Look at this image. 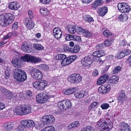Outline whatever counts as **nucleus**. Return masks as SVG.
I'll return each mask as SVG.
<instances>
[{"label":"nucleus","instance_id":"c85d7f7f","mask_svg":"<svg viewBox=\"0 0 131 131\" xmlns=\"http://www.w3.org/2000/svg\"><path fill=\"white\" fill-rule=\"evenodd\" d=\"M19 61V59L17 58L13 59L11 61V62L14 67L18 68L20 65Z\"/></svg>","mask_w":131,"mask_h":131},{"label":"nucleus","instance_id":"8fccbe9b","mask_svg":"<svg viewBox=\"0 0 131 131\" xmlns=\"http://www.w3.org/2000/svg\"><path fill=\"white\" fill-rule=\"evenodd\" d=\"M101 107L103 110H106L109 107V105L108 104L105 103L102 104L101 105Z\"/></svg>","mask_w":131,"mask_h":131},{"label":"nucleus","instance_id":"2f4dec72","mask_svg":"<svg viewBox=\"0 0 131 131\" xmlns=\"http://www.w3.org/2000/svg\"><path fill=\"white\" fill-rule=\"evenodd\" d=\"M75 26H69L67 27V30L70 33L74 34L76 32V28Z\"/></svg>","mask_w":131,"mask_h":131},{"label":"nucleus","instance_id":"f3484780","mask_svg":"<svg viewBox=\"0 0 131 131\" xmlns=\"http://www.w3.org/2000/svg\"><path fill=\"white\" fill-rule=\"evenodd\" d=\"M53 34L55 38L58 39L62 36V32L60 29L58 28H55L53 31Z\"/></svg>","mask_w":131,"mask_h":131},{"label":"nucleus","instance_id":"39448f33","mask_svg":"<svg viewBox=\"0 0 131 131\" xmlns=\"http://www.w3.org/2000/svg\"><path fill=\"white\" fill-rule=\"evenodd\" d=\"M82 79L80 74L78 73H75L69 75L68 78V80L72 83L75 84L80 82Z\"/></svg>","mask_w":131,"mask_h":131},{"label":"nucleus","instance_id":"0eeeda50","mask_svg":"<svg viewBox=\"0 0 131 131\" xmlns=\"http://www.w3.org/2000/svg\"><path fill=\"white\" fill-rule=\"evenodd\" d=\"M34 87L38 90H42L47 85V82L46 80L36 81L33 83Z\"/></svg>","mask_w":131,"mask_h":131},{"label":"nucleus","instance_id":"c03bdc74","mask_svg":"<svg viewBox=\"0 0 131 131\" xmlns=\"http://www.w3.org/2000/svg\"><path fill=\"white\" fill-rule=\"evenodd\" d=\"M39 69L47 71L49 69V67L46 64L39 65Z\"/></svg>","mask_w":131,"mask_h":131},{"label":"nucleus","instance_id":"0e129e2a","mask_svg":"<svg viewBox=\"0 0 131 131\" xmlns=\"http://www.w3.org/2000/svg\"><path fill=\"white\" fill-rule=\"evenodd\" d=\"M104 47V45L103 43L98 44L96 46V48L97 49H102Z\"/></svg>","mask_w":131,"mask_h":131},{"label":"nucleus","instance_id":"4c0bfd02","mask_svg":"<svg viewBox=\"0 0 131 131\" xmlns=\"http://www.w3.org/2000/svg\"><path fill=\"white\" fill-rule=\"evenodd\" d=\"M14 110H15V108L14 109L12 108L10 109H8L6 112V115H8L7 116V117L14 115L15 112L14 111Z\"/></svg>","mask_w":131,"mask_h":131},{"label":"nucleus","instance_id":"473e14b6","mask_svg":"<svg viewBox=\"0 0 131 131\" xmlns=\"http://www.w3.org/2000/svg\"><path fill=\"white\" fill-rule=\"evenodd\" d=\"M83 19L85 21L89 23L92 22L94 21L93 18L89 15L84 16L83 17Z\"/></svg>","mask_w":131,"mask_h":131},{"label":"nucleus","instance_id":"ea45409f","mask_svg":"<svg viewBox=\"0 0 131 131\" xmlns=\"http://www.w3.org/2000/svg\"><path fill=\"white\" fill-rule=\"evenodd\" d=\"M121 70V68L119 66L116 67L112 71L113 73L114 74H117L119 73Z\"/></svg>","mask_w":131,"mask_h":131},{"label":"nucleus","instance_id":"393cba45","mask_svg":"<svg viewBox=\"0 0 131 131\" xmlns=\"http://www.w3.org/2000/svg\"><path fill=\"white\" fill-rule=\"evenodd\" d=\"M107 12V8L106 7H103L99 9L98 13L100 16H104Z\"/></svg>","mask_w":131,"mask_h":131},{"label":"nucleus","instance_id":"423d86ee","mask_svg":"<svg viewBox=\"0 0 131 131\" xmlns=\"http://www.w3.org/2000/svg\"><path fill=\"white\" fill-rule=\"evenodd\" d=\"M54 120V117L52 115L44 116L40 118V121L43 125L46 124H51Z\"/></svg>","mask_w":131,"mask_h":131},{"label":"nucleus","instance_id":"774afa93","mask_svg":"<svg viewBox=\"0 0 131 131\" xmlns=\"http://www.w3.org/2000/svg\"><path fill=\"white\" fill-rule=\"evenodd\" d=\"M5 78L7 79L10 76V73L8 70H6L5 71Z\"/></svg>","mask_w":131,"mask_h":131},{"label":"nucleus","instance_id":"1a4fd4ad","mask_svg":"<svg viewBox=\"0 0 131 131\" xmlns=\"http://www.w3.org/2000/svg\"><path fill=\"white\" fill-rule=\"evenodd\" d=\"M71 105V101L69 100H63L59 102L58 103V106L61 110L68 109Z\"/></svg>","mask_w":131,"mask_h":131},{"label":"nucleus","instance_id":"aec40b11","mask_svg":"<svg viewBox=\"0 0 131 131\" xmlns=\"http://www.w3.org/2000/svg\"><path fill=\"white\" fill-rule=\"evenodd\" d=\"M15 113L18 115H24L23 108L22 105L20 106L16 107L14 110Z\"/></svg>","mask_w":131,"mask_h":131},{"label":"nucleus","instance_id":"e2e57ef3","mask_svg":"<svg viewBox=\"0 0 131 131\" xmlns=\"http://www.w3.org/2000/svg\"><path fill=\"white\" fill-rule=\"evenodd\" d=\"M120 45L123 46H125L126 45L127 46L128 45L129 46H130L129 45H127V42L125 40H122L120 42Z\"/></svg>","mask_w":131,"mask_h":131},{"label":"nucleus","instance_id":"c756f323","mask_svg":"<svg viewBox=\"0 0 131 131\" xmlns=\"http://www.w3.org/2000/svg\"><path fill=\"white\" fill-rule=\"evenodd\" d=\"M80 125V123L79 122L75 121L71 123L68 127V128L71 129L72 128L78 127Z\"/></svg>","mask_w":131,"mask_h":131},{"label":"nucleus","instance_id":"2eb2a0df","mask_svg":"<svg viewBox=\"0 0 131 131\" xmlns=\"http://www.w3.org/2000/svg\"><path fill=\"white\" fill-rule=\"evenodd\" d=\"M5 95L6 96V97L10 100H13L14 97L13 94L10 91L4 88H3L2 90Z\"/></svg>","mask_w":131,"mask_h":131},{"label":"nucleus","instance_id":"5fc2aeb1","mask_svg":"<svg viewBox=\"0 0 131 131\" xmlns=\"http://www.w3.org/2000/svg\"><path fill=\"white\" fill-rule=\"evenodd\" d=\"M78 32L80 34H83L85 30L81 27H79L77 29Z\"/></svg>","mask_w":131,"mask_h":131},{"label":"nucleus","instance_id":"5701e85b","mask_svg":"<svg viewBox=\"0 0 131 131\" xmlns=\"http://www.w3.org/2000/svg\"><path fill=\"white\" fill-rule=\"evenodd\" d=\"M120 128L121 131H130L129 127L127 123L124 122L121 123Z\"/></svg>","mask_w":131,"mask_h":131},{"label":"nucleus","instance_id":"9d476101","mask_svg":"<svg viewBox=\"0 0 131 131\" xmlns=\"http://www.w3.org/2000/svg\"><path fill=\"white\" fill-rule=\"evenodd\" d=\"M117 6L118 10L122 13H128L130 10L129 6L125 3H119Z\"/></svg>","mask_w":131,"mask_h":131},{"label":"nucleus","instance_id":"f8f14e48","mask_svg":"<svg viewBox=\"0 0 131 131\" xmlns=\"http://www.w3.org/2000/svg\"><path fill=\"white\" fill-rule=\"evenodd\" d=\"M92 63V61L90 58L88 57H85L81 60V64L84 68H88Z\"/></svg>","mask_w":131,"mask_h":131},{"label":"nucleus","instance_id":"bf43d9fd","mask_svg":"<svg viewBox=\"0 0 131 131\" xmlns=\"http://www.w3.org/2000/svg\"><path fill=\"white\" fill-rule=\"evenodd\" d=\"M23 128L20 125H19L14 131H24Z\"/></svg>","mask_w":131,"mask_h":131},{"label":"nucleus","instance_id":"6e6552de","mask_svg":"<svg viewBox=\"0 0 131 131\" xmlns=\"http://www.w3.org/2000/svg\"><path fill=\"white\" fill-rule=\"evenodd\" d=\"M50 97L48 95V94L46 92H43L37 95L36 100L39 103H43L47 101L49 97Z\"/></svg>","mask_w":131,"mask_h":131},{"label":"nucleus","instance_id":"37998d69","mask_svg":"<svg viewBox=\"0 0 131 131\" xmlns=\"http://www.w3.org/2000/svg\"><path fill=\"white\" fill-rule=\"evenodd\" d=\"M103 35L106 37H111L113 34L108 30H105L103 32Z\"/></svg>","mask_w":131,"mask_h":131},{"label":"nucleus","instance_id":"a878e982","mask_svg":"<svg viewBox=\"0 0 131 131\" xmlns=\"http://www.w3.org/2000/svg\"><path fill=\"white\" fill-rule=\"evenodd\" d=\"M105 53L103 50H100L98 51H95L93 53V56L100 57L104 55Z\"/></svg>","mask_w":131,"mask_h":131},{"label":"nucleus","instance_id":"4468645a","mask_svg":"<svg viewBox=\"0 0 131 131\" xmlns=\"http://www.w3.org/2000/svg\"><path fill=\"white\" fill-rule=\"evenodd\" d=\"M24 23L26 27L30 30L32 29L35 26V23L28 18H27L25 19Z\"/></svg>","mask_w":131,"mask_h":131},{"label":"nucleus","instance_id":"20e7f679","mask_svg":"<svg viewBox=\"0 0 131 131\" xmlns=\"http://www.w3.org/2000/svg\"><path fill=\"white\" fill-rule=\"evenodd\" d=\"M14 78L17 81L23 82L27 79V75L25 72L21 69H16L14 70Z\"/></svg>","mask_w":131,"mask_h":131},{"label":"nucleus","instance_id":"4be33fe9","mask_svg":"<svg viewBox=\"0 0 131 131\" xmlns=\"http://www.w3.org/2000/svg\"><path fill=\"white\" fill-rule=\"evenodd\" d=\"M118 79V77L116 75L113 76L109 79L108 82L112 84H116L117 83Z\"/></svg>","mask_w":131,"mask_h":131},{"label":"nucleus","instance_id":"603ef678","mask_svg":"<svg viewBox=\"0 0 131 131\" xmlns=\"http://www.w3.org/2000/svg\"><path fill=\"white\" fill-rule=\"evenodd\" d=\"M83 35L84 36L87 37H91L92 35L91 33L88 30H85V31H84Z\"/></svg>","mask_w":131,"mask_h":131},{"label":"nucleus","instance_id":"4d7b16f0","mask_svg":"<svg viewBox=\"0 0 131 131\" xmlns=\"http://www.w3.org/2000/svg\"><path fill=\"white\" fill-rule=\"evenodd\" d=\"M104 86L105 88V90L107 91V93H108L111 90L110 85L109 84H106Z\"/></svg>","mask_w":131,"mask_h":131},{"label":"nucleus","instance_id":"bb28decb","mask_svg":"<svg viewBox=\"0 0 131 131\" xmlns=\"http://www.w3.org/2000/svg\"><path fill=\"white\" fill-rule=\"evenodd\" d=\"M75 88L68 89L66 90H64L63 92L66 95H68L72 94L76 91Z\"/></svg>","mask_w":131,"mask_h":131},{"label":"nucleus","instance_id":"338daca9","mask_svg":"<svg viewBox=\"0 0 131 131\" xmlns=\"http://www.w3.org/2000/svg\"><path fill=\"white\" fill-rule=\"evenodd\" d=\"M51 0H40V2L43 4H48L50 2Z\"/></svg>","mask_w":131,"mask_h":131},{"label":"nucleus","instance_id":"7c9ffc66","mask_svg":"<svg viewBox=\"0 0 131 131\" xmlns=\"http://www.w3.org/2000/svg\"><path fill=\"white\" fill-rule=\"evenodd\" d=\"M84 95V92L83 91H79L74 94V96L76 98L81 99Z\"/></svg>","mask_w":131,"mask_h":131},{"label":"nucleus","instance_id":"e433bc0d","mask_svg":"<svg viewBox=\"0 0 131 131\" xmlns=\"http://www.w3.org/2000/svg\"><path fill=\"white\" fill-rule=\"evenodd\" d=\"M35 125V124L33 121L28 119L27 128H31L32 127H34Z\"/></svg>","mask_w":131,"mask_h":131},{"label":"nucleus","instance_id":"864d4df0","mask_svg":"<svg viewBox=\"0 0 131 131\" xmlns=\"http://www.w3.org/2000/svg\"><path fill=\"white\" fill-rule=\"evenodd\" d=\"M12 37V33L10 32L8 33L7 35H5L3 37V39L6 40L8 38H10Z\"/></svg>","mask_w":131,"mask_h":131},{"label":"nucleus","instance_id":"b1692460","mask_svg":"<svg viewBox=\"0 0 131 131\" xmlns=\"http://www.w3.org/2000/svg\"><path fill=\"white\" fill-rule=\"evenodd\" d=\"M19 4L16 2H13L10 3L9 7L12 10H17L19 7Z\"/></svg>","mask_w":131,"mask_h":131},{"label":"nucleus","instance_id":"13d9d810","mask_svg":"<svg viewBox=\"0 0 131 131\" xmlns=\"http://www.w3.org/2000/svg\"><path fill=\"white\" fill-rule=\"evenodd\" d=\"M125 56V55L123 51L120 52L117 55V57L119 59H121L123 58Z\"/></svg>","mask_w":131,"mask_h":131},{"label":"nucleus","instance_id":"69168bd1","mask_svg":"<svg viewBox=\"0 0 131 131\" xmlns=\"http://www.w3.org/2000/svg\"><path fill=\"white\" fill-rule=\"evenodd\" d=\"M18 27V23L17 22L14 23L13 24L12 29L13 30H15L17 29Z\"/></svg>","mask_w":131,"mask_h":131},{"label":"nucleus","instance_id":"680f3d73","mask_svg":"<svg viewBox=\"0 0 131 131\" xmlns=\"http://www.w3.org/2000/svg\"><path fill=\"white\" fill-rule=\"evenodd\" d=\"M91 129L92 128L90 127H85L82 129L81 131H92Z\"/></svg>","mask_w":131,"mask_h":131},{"label":"nucleus","instance_id":"09e8293b","mask_svg":"<svg viewBox=\"0 0 131 131\" xmlns=\"http://www.w3.org/2000/svg\"><path fill=\"white\" fill-rule=\"evenodd\" d=\"M71 36V37H72V39L74 40L78 41L79 42H81V38L80 36L75 35Z\"/></svg>","mask_w":131,"mask_h":131},{"label":"nucleus","instance_id":"412c9836","mask_svg":"<svg viewBox=\"0 0 131 131\" xmlns=\"http://www.w3.org/2000/svg\"><path fill=\"white\" fill-rule=\"evenodd\" d=\"M22 50L26 52L29 53L31 52V49L29 46L26 42H24L21 46Z\"/></svg>","mask_w":131,"mask_h":131},{"label":"nucleus","instance_id":"6e6d98bb","mask_svg":"<svg viewBox=\"0 0 131 131\" xmlns=\"http://www.w3.org/2000/svg\"><path fill=\"white\" fill-rule=\"evenodd\" d=\"M12 33V36H18L20 37V35L19 34V33L18 31H14L11 32Z\"/></svg>","mask_w":131,"mask_h":131},{"label":"nucleus","instance_id":"6ab92c4d","mask_svg":"<svg viewBox=\"0 0 131 131\" xmlns=\"http://www.w3.org/2000/svg\"><path fill=\"white\" fill-rule=\"evenodd\" d=\"M23 108L24 115L27 114L31 112V108L29 105H22Z\"/></svg>","mask_w":131,"mask_h":131},{"label":"nucleus","instance_id":"a19ab883","mask_svg":"<svg viewBox=\"0 0 131 131\" xmlns=\"http://www.w3.org/2000/svg\"><path fill=\"white\" fill-rule=\"evenodd\" d=\"M21 126L23 128H27L28 120H23L20 122Z\"/></svg>","mask_w":131,"mask_h":131},{"label":"nucleus","instance_id":"cd10ccee","mask_svg":"<svg viewBox=\"0 0 131 131\" xmlns=\"http://www.w3.org/2000/svg\"><path fill=\"white\" fill-rule=\"evenodd\" d=\"M29 62L32 63H36L41 61V59L34 56L30 55Z\"/></svg>","mask_w":131,"mask_h":131},{"label":"nucleus","instance_id":"72a5a7b5","mask_svg":"<svg viewBox=\"0 0 131 131\" xmlns=\"http://www.w3.org/2000/svg\"><path fill=\"white\" fill-rule=\"evenodd\" d=\"M98 91L99 93L102 94L107 93V91L105 90V86H104L103 85H101L99 88Z\"/></svg>","mask_w":131,"mask_h":131},{"label":"nucleus","instance_id":"a211bd4d","mask_svg":"<svg viewBox=\"0 0 131 131\" xmlns=\"http://www.w3.org/2000/svg\"><path fill=\"white\" fill-rule=\"evenodd\" d=\"M119 93V95L117 98V100H118V102H120L121 101L122 103H123L124 102L123 100L124 99L126 96L125 91L124 90H122L120 91Z\"/></svg>","mask_w":131,"mask_h":131},{"label":"nucleus","instance_id":"49530a36","mask_svg":"<svg viewBox=\"0 0 131 131\" xmlns=\"http://www.w3.org/2000/svg\"><path fill=\"white\" fill-rule=\"evenodd\" d=\"M99 103L97 102H94L91 104L89 106V108L90 110H92V108H93L96 107L97 105H99Z\"/></svg>","mask_w":131,"mask_h":131},{"label":"nucleus","instance_id":"79ce46f5","mask_svg":"<svg viewBox=\"0 0 131 131\" xmlns=\"http://www.w3.org/2000/svg\"><path fill=\"white\" fill-rule=\"evenodd\" d=\"M34 47L37 50H42L43 49V47L40 44H34Z\"/></svg>","mask_w":131,"mask_h":131},{"label":"nucleus","instance_id":"3c124183","mask_svg":"<svg viewBox=\"0 0 131 131\" xmlns=\"http://www.w3.org/2000/svg\"><path fill=\"white\" fill-rule=\"evenodd\" d=\"M79 46L78 45H76L73 48V49L72 51L74 53L78 52L79 50Z\"/></svg>","mask_w":131,"mask_h":131},{"label":"nucleus","instance_id":"7ed1b4c3","mask_svg":"<svg viewBox=\"0 0 131 131\" xmlns=\"http://www.w3.org/2000/svg\"><path fill=\"white\" fill-rule=\"evenodd\" d=\"M75 56H70L66 58V56L64 54H60L56 56V59L57 60H61V64L62 66H65L68 65L73 62L75 59Z\"/></svg>","mask_w":131,"mask_h":131},{"label":"nucleus","instance_id":"c9c22d12","mask_svg":"<svg viewBox=\"0 0 131 131\" xmlns=\"http://www.w3.org/2000/svg\"><path fill=\"white\" fill-rule=\"evenodd\" d=\"M102 4V0H96L94 3L92 5V7L93 8H96L99 6L101 5Z\"/></svg>","mask_w":131,"mask_h":131},{"label":"nucleus","instance_id":"052dcab7","mask_svg":"<svg viewBox=\"0 0 131 131\" xmlns=\"http://www.w3.org/2000/svg\"><path fill=\"white\" fill-rule=\"evenodd\" d=\"M123 52L125 55V56H127L130 54V51L127 49H124L123 51Z\"/></svg>","mask_w":131,"mask_h":131},{"label":"nucleus","instance_id":"f03ea898","mask_svg":"<svg viewBox=\"0 0 131 131\" xmlns=\"http://www.w3.org/2000/svg\"><path fill=\"white\" fill-rule=\"evenodd\" d=\"M112 123L110 122L108 124L107 122L101 119L97 122L96 126L100 131H109L113 127Z\"/></svg>","mask_w":131,"mask_h":131},{"label":"nucleus","instance_id":"f704fd0d","mask_svg":"<svg viewBox=\"0 0 131 131\" xmlns=\"http://www.w3.org/2000/svg\"><path fill=\"white\" fill-rule=\"evenodd\" d=\"M30 55L26 54L23 56L21 57V60L24 62H29Z\"/></svg>","mask_w":131,"mask_h":131},{"label":"nucleus","instance_id":"ddd939ff","mask_svg":"<svg viewBox=\"0 0 131 131\" xmlns=\"http://www.w3.org/2000/svg\"><path fill=\"white\" fill-rule=\"evenodd\" d=\"M4 131H12L13 129V124L11 123H5L3 125Z\"/></svg>","mask_w":131,"mask_h":131},{"label":"nucleus","instance_id":"de8ad7c7","mask_svg":"<svg viewBox=\"0 0 131 131\" xmlns=\"http://www.w3.org/2000/svg\"><path fill=\"white\" fill-rule=\"evenodd\" d=\"M113 41V40L107 39L105 41L103 44L106 46H108L111 45Z\"/></svg>","mask_w":131,"mask_h":131},{"label":"nucleus","instance_id":"58836bf2","mask_svg":"<svg viewBox=\"0 0 131 131\" xmlns=\"http://www.w3.org/2000/svg\"><path fill=\"white\" fill-rule=\"evenodd\" d=\"M41 131H55V130L53 127L52 126H49L44 128Z\"/></svg>","mask_w":131,"mask_h":131},{"label":"nucleus","instance_id":"f257e3e1","mask_svg":"<svg viewBox=\"0 0 131 131\" xmlns=\"http://www.w3.org/2000/svg\"><path fill=\"white\" fill-rule=\"evenodd\" d=\"M15 19L14 15L10 13H4L0 15V24L6 26L10 24Z\"/></svg>","mask_w":131,"mask_h":131},{"label":"nucleus","instance_id":"9b49d317","mask_svg":"<svg viewBox=\"0 0 131 131\" xmlns=\"http://www.w3.org/2000/svg\"><path fill=\"white\" fill-rule=\"evenodd\" d=\"M31 75L35 79L38 80L41 79L43 77L42 74L39 70L34 68L31 71Z\"/></svg>","mask_w":131,"mask_h":131},{"label":"nucleus","instance_id":"a18cd8bd","mask_svg":"<svg viewBox=\"0 0 131 131\" xmlns=\"http://www.w3.org/2000/svg\"><path fill=\"white\" fill-rule=\"evenodd\" d=\"M40 11L41 14L43 15H47L48 13V10L44 8H41L40 9Z\"/></svg>","mask_w":131,"mask_h":131},{"label":"nucleus","instance_id":"dca6fc26","mask_svg":"<svg viewBox=\"0 0 131 131\" xmlns=\"http://www.w3.org/2000/svg\"><path fill=\"white\" fill-rule=\"evenodd\" d=\"M108 78V76L106 74L101 76L99 78L97 81V84L101 85L104 83L106 81Z\"/></svg>","mask_w":131,"mask_h":131}]
</instances>
